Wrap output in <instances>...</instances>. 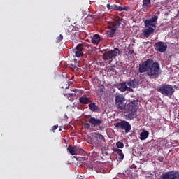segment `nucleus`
Returning a JSON list of instances; mask_svg holds the SVG:
<instances>
[{"instance_id": "nucleus-25", "label": "nucleus", "mask_w": 179, "mask_h": 179, "mask_svg": "<svg viewBox=\"0 0 179 179\" xmlns=\"http://www.w3.org/2000/svg\"><path fill=\"white\" fill-rule=\"evenodd\" d=\"M130 10V7L129 6H119L117 8V10L119 11H128Z\"/></svg>"}, {"instance_id": "nucleus-19", "label": "nucleus", "mask_w": 179, "mask_h": 179, "mask_svg": "<svg viewBox=\"0 0 179 179\" xmlns=\"http://www.w3.org/2000/svg\"><path fill=\"white\" fill-rule=\"evenodd\" d=\"M67 150H68L69 152L71 155H76V152H77V151H78L77 147H76V146H71V145L69 146V148H68Z\"/></svg>"}, {"instance_id": "nucleus-31", "label": "nucleus", "mask_w": 179, "mask_h": 179, "mask_svg": "<svg viewBox=\"0 0 179 179\" xmlns=\"http://www.w3.org/2000/svg\"><path fill=\"white\" fill-rule=\"evenodd\" d=\"M84 127L87 129H90V123H87V122H85L84 124H83Z\"/></svg>"}, {"instance_id": "nucleus-11", "label": "nucleus", "mask_w": 179, "mask_h": 179, "mask_svg": "<svg viewBox=\"0 0 179 179\" xmlns=\"http://www.w3.org/2000/svg\"><path fill=\"white\" fill-rule=\"evenodd\" d=\"M154 48L155 50L158 51L159 52L164 53L167 50V44L164 42L159 41L158 43H155V44L154 45Z\"/></svg>"}, {"instance_id": "nucleus-27", "label": "nucleus", "mask_w": 179, "mask_h": 179, "mask_svg": "<svg viewBox=\"0 0 179 179\" xmlns=\"http://www.w3.org/2000/svg\"><path fill=\"white\" fill-rule=\"evenodd\" d=\"M118 154V159L120 162H122L124 160V153L122 152V150H121Z\"/></svg>"}, {"instance_id": "nucleus-8", "label": "nucleus", "mask_w": 179, "mask_h": 179, "mask_svg": "<svg viewBox=\"0 0 179 179\" xmlns=\"http://www.w3.org/2000/svg\"><path fill=\"white\" fill-rule=\"evenodd\" d=\"M94 138L95 139L94 144L96 146L104 147L106 141L103 135H101L98 133H94Z\"/></svg>"}, {"instance_id": "nucleus-3", "label": "nucleus", "mask_w": 179, "mask_h": 179, "mask_svg": "<svg viewBox=\"0 0 179 179\" xmlns=\"http://www.w3.org/2000/svg\"><path fill=\"white\" fill-rule=\"evenodd\" d=\"M157 91L164 96L169 98H171L174 94V92H176L173 86L169 84H162L159 88H157Z\"/></svg>"}, {"instance_id": "nucleus-14", "label": "nucleus", "mask_w": 179, "mask_h": 179, "mask_svg": "<svg viewBox=\"0 0 179 179\" xmlns=\"http://www.w3.org/2000/svg\"><path fill=\"white\" fill-rule=\"evenodd\" d=\"M127 85L128 87L135 89L138 87L139 81L136 78H134V80H129L127 81Z\"/></svg>"}, {"instance_id": "nucleus-6", "label": "nucleus", "mask_w": 179, "mask_h": 179, "mask_svg": "<svg viewBox=\"0 0 179 179\" xmlns=\"http://www.w3.org/2000/svg\"><path fill=\"white\" fill-rule=\"evenodd\" d=\"M115 127L117 130H124L126 134H129V132H130L131 129V124L125 120H120V122L115 123Z\"/></svg>"}, {"instance_id": "nucleus-21", "label": "nucleus", "mask_w": 179, "mask_h": 179, "mask_svg": "<svg viewBox=\"0 0 179 179\" xmlns=\"http://www.w3.org/2000/svg\"><path fill=\"white\" fill-rule=\"evenodd\" d=\"M119 90L123 92L127 90V81L120 83V87H119Z\"/></svg>"}, {"instance_id": "nucleus-1", "label": "nucleus", "mask_w": 179, "mask_h": 179, "mask_svg": "<svg viewBox=\"0 0 179 179\" xmlns=\"http://www.w3.org/2000/svg\"><path fill=\"white\" fill-rule=\"evenodd\" d=\"M138 101L133 100L127 103L124 112V117L126 120L131 121L137 117Z\"/></svg>"}, {"instance_id": "nucleus-12", "label": "nucleus", "mask_w": 179, "mask_h": 179, "mask_svg": "<svg viewBox=\"0 0 179 179\" xmlns=\"http://www.w3.org/2000/svg\"><path fill=\"white\" fill-rule=\"evenodd\" d=\"M155 31V28L153 27H146L142 30L141 38H148L150 35H152Z\"/></svg>"}, {"instance_id": "nucleus-18", "label": "nucleus", "mask_w": 179, "mask_h": 179, "mask_svg": "<svg viewBox=\"0 0 179 179\" xmlns=\"http://www.w3.org/2000/svg\"><path fill=\"white\" fill-rule=\"evenodd\" d=\"M149 135H150L149 131H142V132L140 134V136H141L140 139H141V141H145L146 138H148Z\"/></svg>"}, {"instance_id": "nucleus-40", "label": "nucleus", "mask_w": 179, "mask_h": 179, "mask_svg": "<svg viewBox=\"0 0 179 179\" xmlns=\"http://www.w3.org/2000/svg\"><path fill=\"white\" fill-rule=\"evenodd\" d=\"M59 131H62V129H60Z\"/></svg>"}, {"instance_id": "nucleus-7", "label": "nucleus", "mask_w": 179, "mask_h": 179, "mask_svg": "<svg viewBox=\"0 0 179 179\" xmlns=\"http://www.w3.org/2000/svg\"><path fill=\"white\" fill-rule=\"evenodd\" d=\"M153 62L152 59H148L145 61L142 62L140 63L138 66V71L141 73H147V75H148V71L149 68L150 66V64Z\"/></svg>"}, {"instance_id": "nucleus-4", "label": "nucleus", "mask_w": 179, "mask_h": 179, "mask_svg": "<svg viewBox=\"0 0 179 179\" xmlns=\"http://www.w3.org/2000/svg\"><path fill=\"white\" fill-rule=\"evenodd\" d=\"M116 108L120 110H124L127 108V99L124 94H119L116 95L115 99Z\"/></svg>"}, {"instance_id": "nucleus-20", "label": "nucleus", "mask_w": 179, "mask_h": 179, "mask_svg": "<svg viewBox=\"0 0 179 179\" xmlns=\"http://www.w3.org/2000/svg\"><path fill=\"white\" fill-rule=\"evenodd\" d=\"M151 7V0H143L142 8L143 9H147Z\"/></svg>"}, {"instance_id": "nucleus-2", "label": "nucleus", "mask_w": 179, "mask_h": 179, "mask_svg": "<svg viewBox=\"0 0 179 179\" xmlns=\"http://www.w3.org/2000/svg\"><path fill=\"white\" fill-rule=\"evenodd\" d=\"M162 74L160 64L157 62H152L149 66L148 76L150 78H157Z\"/></svg>"}, {"instance_id": "nucleus-33", "label": "nucleus", "mask_w": 179, "mask_h": 179, "mask_svg": "<svg viewBox=\"0 0 179 179\" xmlns=\"http://www.w3.org/2000/svg\"><path fill=\"white\" fill-rule=\"evenodd\" d=\"M58 129V125H54L53 127H52V131H55L56 129Z\"/></svg>"}, {"instance_id": "nucleus-36", "label": "nucleus", "mask_w": 179, "mask_h": 179, "mask_svg": "<svg viewBox=\"0 0 179 179\" xmlns=\"http://www.w3.org/2000/svg\"><path fill=\"white\" fill-rule=\"evenodd\" d=\"M96 171L98 173H101V171L99 170L98 168L96 169Z\"/></svg>"}, {"instance_id": "nucleus-30", "label": "nucleus", "mask_w": 179, "mask_h": 179, "mask_svg": "<svg viewBox=\"0 0 179 179\" xmlns=\"http://www.w3.org/2000/svg\"><path fill=\"white\" fill-rule=\"evenodd\" d=\"M64 39L63 35L60 34L59 36L56 38V43H60Z\"/></svg>"}, {"instance_id": "nucleus-16", "label": "nucleus", "mask_w": 179, "mask_h": 179, "mask_svg": "<svg viewBox=\"0 0 179 179\" xmlns=\"http://www.w3.org/2000/svg\"><path fill=\"white\" fill-rule=\"evenodd\" d=\"M122 20L119 17L117 20H115L113 22H112V26H113V29H115V31H117V29L119 28V27L122 24Z\"/></svg>"}, {"instance_id": "nucleus-24", "label": "nucleus", "mask_w": 179, "mask_h": 179, "mask_svg": "<svg viewBox=\"0 0 179 179\" xmlns=\"http://www.w3.org/2000/svg\"><path fill=\"white\" fill-rule=\"evenodd\" d=\"M89 107H90V110L93 112L97 110V108H98L95 103H90L89 105Z\"/></svg>"}, {"instance_id": "nucleus-17", "label": "nucleus", "mask_w": 179, "mask_h": 179, "mask_svg": "<svg viewBox=\"0 0 179 179\" xmlns=\"http://www.w3.org/2000/svg\"><path fill=\"white\" fill-rule=\"evenodd\" d=\"M101 41V36L99 34H95L92 38V43L98 45Z\"/></svg>"}, {"instance_id": "nucleus-23", "label": "nucleus", "mask_w": 179, "mask_h": 179, "mask_svg": "<svg viewBox=\"0 0 179 179\" xmlns=\"http://www.w3.org/2000/svg\"><path fill=\"white\" fill-rule=\"evenodd\" d=\"M106 7L108 10H118V6H117L116 4H113V5L107 4Z\"/></svg>"}, {"instance_id": "nucleus-10", "label": "nucleus", "mask_w": 179, "mask_h": 179, "mask_svg": "<svg viewBox=\"0 0 179 179\" xmlns=\"http://www.w3.org/2000/svg\"><path fill=\"white\" fill-rule=\"evenodd\" d=\"M159 17L158 15H154L153 17L150 19H147L144 21V25L145 27H153L155 30L156 29V22H157Z\"/></svg>"}, {"instance_id": "nucleus-35", "label": "nucleus", "mask_w": 179, "mask_h": 179, "mask_svg": "<svg viewBox=\"0 0 179 179\" xmlns=\"http://www.w3.org/2000/svg\"><path fill=\"white\" fill-rule=\"evenodd\" d=\"M133 54H134V50H129V51L128 52V55H133Z\"/></svg>"}, {"instance_id": "nucleus-26", "label": "nucleus", "mask_w": 179, "mask_h": 179, "mask_svg": "<svg viewBox=\"0 0 179 179\" xmlns=\"http://www.w3.org/2000/svg\"><path fill=\"white\" fill-rule=\"evenodd\" d=\"M75 54H76V57H80L82 55H83V51H80V50H73Z\"/></svg>"}, {"instance_id": "nucleus-15", "label": "nucleus", "mask_w": 179, "mask_h": 179, "mask_svg": "<svg viewBox=\"0 0 179 179\" xmlns=\"http://www.w3.org/2000/svg\"><path fill=\"white\" fill-rule=\"evenodd\" d=\"M79 101L81 104H88L90 102V99L86 94H84L79 98Z\"/></svg>"}, {"instance_id": "nucleus-41", "label": "nucleus", "mask_w": 179, "mask_h": 179, "mask_svg": "<svg viewBox=\"0 0 179 179\" xmlns=\"http://www.w3.org/2000/svg\"><path fill=\"white\" fill-rule=\"evenodd\" d=\"M178 129H179V125H178Z\"/></svg>"}, {"instance_id": "nucleus-37", "label": "nucleus", "mask_w": 179, "mask_h": 179, "mask_svg": "<svg viewBox=\"0 0 179 179\" xmlns=\"http://www.w3.org/2000/svg\"><path fill=\"white\" fill-rule=\"evenodd\" d=\"M72 91H73L75 93H78V92L79 91V90H78V89H74V90H72Z\"/></svg>"}, {"instance_id": "nucleus-22", "label": "nucleus", "mask_w": 179, "mask_h": 179, "mask_svg": "<svg viewBox=\"0 0 179 179\" xmlns=\"http://www.w3.org/2000/svg\"><path fill=\"white\" fill-rule=\"evenodd\" d=\"M115 33H116L115 29L112 28L111 29L107 31V35L109 38H113Z\"/></svg>"}, {"instance_id": "nucleus-34", "label": "nucleus", "mask_w": 179, "mask_h": 179, "mask_svg": "<svg viewBox=\"0 0 179 179\" xmlns=\"http://www.w3.org/2000/svg\"><path fill=\"white\" fill-rule=\"evenodd\" d=\"M127 91L134 92V90L132 89V87L131 88V87H128V86H127Z\"/></svg>"}, {"instance_id": "nucleus-9", "label": "nucleus", "mask_w": 179, "mask_h": 179, "mask_svg": "<svg viewBox=\"0 0 179 179\" xmlns=\"http://www.w3.org/2000/svg\"><path fill=\"white\" fill-rule=\"evenodd\" d=\"M162 179H179V172L168 171L161 175Z\"/></svg>"}, {"instance_id": "nucleus-29", "label": "nucleus", "mask_w": 179, "mask_h": 179, "mask_svg": "<svg viewBox=\"0 0 179 179\" xmlns=\"http://www.w3.org/2000/svg\"><path fill=\"white\" fill-rule=\"evenodd\" d=\"M116 146H117L119 149H123V148H124V143H123V142L118 141V142L116 143Z\"/></svg>"}, {"instance_id": "nucleus-32", "label": "nucleus", "mask_w": 179, "mask_h": 179, "mask_svg": "<svg viewBox=\"0 0 179 179\" xmlns=\"http://www.w3.org/2000/svg\"><path fill=\"white\" fill-rule=\"evenodd\" d=\"M120 150H121V149H119L117 148H114L113 149V151L117 152V154L120 153Z\"/></svg>"}, {"instance_id": "nucleus-39", "label": "nucleus", "mask_w": 179, "mask_h": 179, "mask_svg": "<svg viewBox=\"0 0 179 179\" xmlns=\"http://www.w3.org/2000/svg\"><path fill=\"white\" fill-rule=\"evenodd\" d=\"M178 15L179 16V11L178 12Z\"/></svg>"}, {"instance_id": "nucleus-38", "label": "nucleus", "mask_w": 179, "mask_h": 179, "mask_svg": "<svg viewBox=\"0 0 179 179\" xmlns=\"http://www.w3.org/2000/svg\"><path fill=\"white\" fill-rule=\"evenodd\" d=\"M69 87H70V85H69V86H68V87H66V89H68Z\"/></svg>"}, {"instance_id": "nucleus-42", "label": "nucleus", "mask_w": 179, "mask_h": 179, "mask_svg": "<svg viewBox=\"0 0 179 179\" xmlns=\"http://www.w3.org/2000/svg\"><path fill=\"white\" fill-rule=\"evenodd\" d=\"M178 66H179V64H178Z\"/></svg>"}, {"instance_id": "nucleus-13", "label": "nucleus", "mask_w": 179, "mask_h": 179, "mask_svg": "<svg viewBox=\"0 0 179 179\" xmlns=\"http://www.w3.org/2000/svg\"><path fill=\"white\" fill-rule=\"evenodd\" d=\"M89 122L94 127H100L103 123L101 119L95 118V117H90L89 119Z\"/></svg>"}, {"instance_id": "nucleus-5", "label": "nucleus", "mask_w": 179, "mask_h": 179, "mask_svg": "<svg viewBox=\"0 0 179 179\" xmlns=\"http://www.w3.org/2000/svg\"><path fill=\"white\" fill-rule=\"evenodd\" d=\"M120 53L118 48H115L113 50H110L108 51H105L103 54V59L105 61H109V62H112L113 59H116L117 56Z\"/></svg>"}, {"instance_id": "nucleus-28", "label": "nucleus", "mask_w": 179, "mask_h": 179, "mask_svg": "<svg viewBox=\"0 0 179 179\" xmlns=\"http://www.w3.org/2000/svg\"><path fill=\"white\" fill-rule=\"evenodd\" d=\"M83 49H84V45L83 43H79L76 47V50L78 51H83Z\"/></svg>"}]
</instances>
